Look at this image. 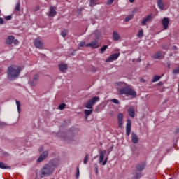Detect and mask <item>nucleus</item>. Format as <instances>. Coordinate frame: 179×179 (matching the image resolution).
<instances>
[{
  "mask_svg": "<svg viewBox=\"0 0 179 179\" xmlns=\"http://www.w3.org/2000/svg\"><path fill=\"white\" fill-rule=\"evenodd\" d=\"M119 87L121 89L119 90V94L122 96H132L133 97H136V92L133 90L132 87L128 85V84L124 82H117L116 83Z\"/></svg>",
  "mask_w": 179,
  "mask_h": 179,
  "instance_id": "obj_1",
  "label": "nucleus"
},
{
  "mask_svg": "<svg viewBox=\"0 0 179 179\" xmlns=\"http://www.w3.org/2000/svg\"><path fill=\"white\" fill-rule=\"evenodd\" d=\"M58 164H57V160L53 159L50 161L48 164H45L41 171V177H48L54 173L55 167H57Z\"/></svg>",
  "mask_w": 179,
  "mask_h": 179,
  "instance_id": "obj_2",
  "label": "nucleus"
},
{
  "mask_svg": "<svg viewBox=\"0 0 179 179\" xmlns=\"http://www.w3.org/2000/svg\"><path fill=\"white\" fill-rule=\"evenodd\" d=\"M22 71V67L13 65L8 68L7 75L8 78L10 80H15L17 78H19V75H20V71Z\"/></svg>",
  "mask_w": 179,
  "mask_h": 179,
  "instance_id": "obj_3",
  "label": "nucleus"
},
{
  "mask_svg": "<svg viewBox=\"0 0 179 179\" xmlns=\"http://www.w3.org/2000/svg\"><path fill=\"white\" fill-rule=\"evenodd\" d=\"M78 136V130L75 129L71 131L69 134H64L62 138L64 141H68L70 143L76 141V136Z\"/></svg>",
  "mask_w": 179,
  "mask_h": 179,
  "instance_id": "obj_4",
  "label": "nucleus"
},
{
  "mask_svg": "<svg viewBox=\"0 0 179 179\" xmlns=\"http://www.w3.org/2000/svg\"><path fill=\"white\" fill-rule=\"evenodd\" d=\"M107 153L106 150H99V163H102V166H106L107 164V162H108V157H106L104 159V155Z\"/></svg>",
  "mask_w": 179,
  "mask_h": 179,
  "instance_id": "obj_5",
  "label": "nucleus"
},
{
  "mask_svg": "<svg viewBox=\"0 0 179 179\" xmlns=\"http://www.w3.org/2000/svg\"><path fill=\"white\" fill-rule=\"evenodd\" d=\"M100 100V98L99 96L93 97L91 100L88 101L87 103L85 104V108H89L90 110H92L93 108V106L97 103Z\"/></svg>",
  "mask_w": 179,
  "mask_h": 179,
  "instance_id": "obj_6",
  "label": "nucleus"
},
{
  "mask_svg": "<svg viewBox=\"0 0 179 179\" xmlns=\"http://www.w3.org/2000/svg\"><path fill=\"white\" fill-rule=\"evenodd\" d=\"M34 44L36 48L41 49L43 48V47H44V43L41 39H40V38L35 39L34 41Z\"/></svg>",
  "mask_w": 179,
  "mask_h": 179,
  "instance_id": "obj_7",
  "label": "nucleus"
},
{
  "mask_svg": "<svg viewBox=\"0 0 179 179\" xmlns=\"http://www.w3.org/2000/svg\"><path fill=\"white\" fill-rule=\"evenodd\" d=\"M152 19H153L152 14L147 15L145 17L143 18L141 22L142 26H146L148 23H150V22H152Z\"/></svg>",
  "mask_w": 179,
  "mask_h": 179,
  "instance_id": "obj_8",
  "label": "nucleus"
},
{
  "mask_svg": "<svg viewBox=\"0 0 179 179\" xmlns=\"http://www.w3.org/2000/svg\"><path fill=\"white\" fill-rule=\"evenodd\" d=\"M118 57H120V53L113 54L106 59V62H113V61H117V59H118Z\"/></svg>",
  "mask_w": 179,
  "mask_h": 179,
  "instance_id": "obj_9",
  "label": "nucleus"
},
{
  "mask_svg": "<svg viewBox=\"0 0 179 179\" xmlns=\"http://www.w3.org/2000/svg\"><path fill=\"white\" fill-rule=\"evenodd\" d=\"M124 115L122 113H119L117 115V123L118 127L122 128V125H124Z\"/></svg>",
  "mask_w": 179,
  "mask_h": 179,
  "instance_id": "obj_10",
  "label": "nucleus"
},
{
  "mask_svg": "<svg viewBox=\"0 0 179 179\" xmlns=\"http://www.w3.org/2000/svg\"><path fill=\"white\" fill-rule=\"evenodd\" d=\"M169 23H170V19L164 17L162 21L164 30H167V29H169Z\"/></svg>",
  "mask_w": 179,
  "mask_h": 179,
  "instance_id": "obj_11",
  "label": "nucleus"
},
{
  "mask_svg": "<svg viewBox=\"0 0 179 179\" xmlns=\"http://www.w3.org/2000/svg\"><path fill=\"white\" fill-rule=\"evenodd\" d=\"M131 120L128 119L126 124V135H127V136H129V135H131Z\"/></svg>",
  "mask_w": 179,
  "mask_h": 179,
  "instance_id": "obj_12",
  "label": "nucleus"
},
{
  "mask_svg": "<svg viewBox=\"0 0 179 179\" xmlns=\"http://www.w3.org/2000/svg\"><path fill=\"white\" fill-rule=\"evenodd\" d=\"M48 157V152L47 151L43 152V153L41 154L40 157L37 159V162L41 163V162H43V160H45V159H47Z\"/></svg>",
  "mask_w": 179,
  "mask_h": 179,
  "instance_id": "obj_13",
  "label": "nucleus"
},
{
  "mask_svg": "<svg viewBox=\"0 0 179 179\" xmlns=\"http://www.w3.org/2000/svg\"><path fill=\"white\" fill-rule=\"evenodd\" d=\"M85 47H90L91 48H99V41L95 40L91 43L86 44Z\"/></svg>",
  "mask_w": 179,
  "mask_h": 179,
  "instance_id": "obj_14",
  "label": "nucleus"
},
{
  "mask_svg": "<svg viewBox=\"0 0 179 179\" xmlns=\"http://www.w3.org/2000/svg\"><path fill=\"white\" fill-rule=\"evenodd\" d=\"M38 78H39L38 74H35L33 76L32 80L30 82L31 86H36V85L38 83Z\"/></svg>",
  "mask_w": 179,
  "mask_h": 179,
  "instance_id": "obj_15",
  "label": "nucleus"
},
{
  "mask_svg": "<svg viewBox=\"0 0 179 179\" xmlns=\"http://www.w3.org/2000/svg\"><path fill=\"white\" fill-rule=\"evenodd\" d=\"M157 5L160 10H164L166 5L163 0H157Z\"/></svg>",
  "mask_w": 179,
  "mask_h": 179,
  "instance_id": "obj_16",
  "label": "nucleus"
},
{
  "mask_svg": "<svg viewBox=\"0 0 179 179\" xmlns=\"http://www.w3.org/2000/svg\"><path fill=\"white\" fill-rule=\"evenodd\" d=\"M145 167H146V162H141L136 165L137 171H143L145 170Z\"/></svg>",
  "mask_w": 179,
  "mask_h": 179,
  "instance_id": "obj_17",
  "label": "nucleus"
},
{
  "mask_svg": "<svg viewBox=\"0 0 179 179\" xmlns=\"http://www.w3.org/2000/svg\"><path fill=\"white\" fill-rule=\"evenodd\" d=\"M153 58L154 59H163V58H164V55H163L162 52L159 51L154 55Z\"/></svg>",
  "mask_w": 179,
  "mask_h": 179,
  "instance_id": "obj_18",
  "label": "nucleus"
},
{
  "mask_svg": "<svg viewBox=\"0 0 179 179\" xmlns=\"http://www.w3.org/2000/svg\"><path fill=\"white\" fill-rule=\"evenodd\" d=\"M59 69L61 72H66L68 69V64L64 63L59 64Z\"/></svg>",
  "mask_w": 179,
  "mask_h": 179,
  "instance_id": "obj_19",
  "label": "nucleus"
},
{
  "mask_svg": "<svg viewBox=\"0 0 179 179\" xmlns=\"http://www.w3.org/2000/svg\"><path fill=\"white\" fill-rule=\"evenodd\" d=\"M127 113L131 118H135V109L134 108H129Z\"/></svg>",
  "mask_w": 179,
  "mask_h": 179,
  "instance_id": "obj_20",
  "label": "nucleus"
},
{
  "mask_svg": "<svg viewBox=\"0 0 179 179\" xmlns=\"http://www.w3.org/2000/svg\"><path fill=\"white\" fill-rule=\"evenodd\" d=\"M14 40H15V36H9L6 39V44H8V45H11V44H13Z\"/></svg>",
  "mask_w": 179,
  "mask_h": 179,
  "instance_id": "obj_21",
  "label": "nucleus"
},
{
  "mask_svg": "<svg viewBox=\"0 0 179 179\" xmlns=\"http://www.w3.org/2000/svg\"><path fill=\"white\" fill-rule=\"evenodd\" d=\"M131 141L135 144L139 142V138H138V135H136V134L135 133L131 134Z\"/></svg>",
  "mask_w": 179,
  "mask_h": 179,
  "instance_id": "obj_22",
  "label": "nucleus"
},
{
  "mask_svg": "<svg viewBox=\"0 0 179 179\" xmlns=\"http://www.w3.org/2000/svg\"><path fill=\"white\" fill-rule=\"evenodd\" d=\"M113 38L114 40V41H118V40H120V38H121V37L120 36V34H118V32L117 31H113Z\"/></svg>",
  "mask_w": 179,
  "mask_h": 179,
  "instance_id": "obj_23",
  "label": "nucleus"
},
{
  "mask_svg": "<svg viewBox=\"0 0 179 179\" xmlns=\"http://www.w3.org/2000/svg\"><path fill=\"white\" fill-rule=\"evenodd\" d=\"M55 15H57V11H55V10L54 9V7H50L49 16H50V17H54Z\"/></svg>",
  "mask_w": 179,
  "mask_h": 179,
  "instance_id": "obj_24",
  "label": "nucleus"
},
{
  "mask_svg": "<svg viewBox=\"0 0 179 179\" xmlns=\"http://www.w3.org/2000/svg\"><path fill=\"white\" fill-rule=\"evenodd\" d=\"M162 79V76H154L152 80V82L155 83V82H159V80Z\"/></svg>",
  "mask_w": 179,
  "mask_h": 179,
  "instance_id": "obj_25",
  "label": "nucleus"
},
{
  "mask_svg": "<svg viewBox=\"0 0 179 179\" xmlns=\"http://www.w3.org/2000/svg\"><path fill=\"white\" fill-rule=\"evenodd\" d=\"M97 5V0H90V6L93 8V6H96Z\"/></svg>",
  "mask_w": 179,
  "mask_h": 179,
  "instance_id": "obj_26",
  "label": "nucleus"
},
{
  "mask_svg": "<svg viewBox=\"0 0 179 179\" xmlns=\"http://www.w3.org/2000/svg\"><path fill=\"white\" fill-rule=\"evenodd\" d=\"M0 169H10V166L3 162H0Z\"/></svg>",
  "mask_w": 179,
  "mask_h": 179,
  "instance_id": "obj_27",
  "label": "nucleus"
},
{
  "mask_svg": "<svg viewBox=\"0 0 179 179\" xmlns=\"http://www.w3.org/2000/svg\"><path fill=\"white\" fill-rule=\"evenodd\" d=\"M142 177V172H136L134 173V179H139Z\"/></svg>",
  "mask_w": 179,
  "mask_h": 179,
  "instance_id": "obj_28",
  "label": "nucleus"
},
{
  "mask_svg": "<svg viewBox=\"0 0 179 179\" xmlns=\"http://www.w3.org/2000/svg\"><path fill=\"white\" fill-rule=\"evenodd\" d=\"M132 19H134V15H129L126 17L125 22H129V20H132Z\"/></svg>",
  "mask_w": 179,
  "mask_h": 179,
  "instance_id": "obj_29",
  "label": "nucleus"
},
{
  "mask_svg": "<svg viewBox=\"0 0 179 179\" xmlns=\"http://www.w3.org/2000/svg\"><path fill=\"white\" fill-rule=\"evenodd\" d=\"M88 162H89V154H86L85 157L84 158V160H83V164H87Z\"/></svg>",
  "mask_w": 179,
  "mask_h": 179,
  "instance_id": "obj_30",
  "label": "nucleus"
},
{
  "mask_svg": "<svg viewBox=\"0 0 179 179\" xmlns=\"http://www.w3.org/2000/svg\"><path fill=\"white\" fill-rule=\"evenodd\" d=\"M137 36H138V38H142V37H143V29L139 30Z\"/></svg>",
  "mask_w": 179,
  "mask_h": 179,
  "instance_id": "obj_31",
  "label": "nucleus"
},
{
  "mask_svg": "<svg viewBox=\"0 0 179 179\" xmlns=\"http://www.w3.org/2000/svg\"><path fill=\"white\" fill-rule=\"evenodd\" d=\"M85 115H87V117H89V115H90L92 114V113H93L92 110H85L84 111Z\"/></svg>",
  "mask_w": 179,
  "mask_h": 179,
  "instance_id": "obj_32",
  "label": "nucleus"
},
{
  "mask_svg": "<svg viewBox=\"0 0 179 179\" xmlns=\"http://www.w3.org/2000/svg\"><path fill=\"white\" fill-rule=\"evenodd\" d=\"M15 103L17 105V111H18V113H20V101L16 100Z\"/></svg>",
  "mask_w": 179,
  "mask_h": 179,
  "instance_id": "obj_33",
  "label": "nucleus"
},
{
  "mask_svg": "<svg viewBox=\"0 0 179 179\" xmlns=\"http://www.w3.org/2000/svg\"><path fill=\"white\" fill-rule=\"evenodd\" d=\"M66 34H68V30H64L61 31V36L62 37H66Z\"/></svg>",
  "mask_w": 179,
  "mask_h": 179,
  "instance_id": "obj_34",
  "label": "nucleus"
},
{
  "mask_svg": "<svg viewBox=\"0 0 179 179\" xmlns=\"http://www.w3.org/2000/svg\"><path fill=\"white\" fill-rule=\"evenodd\" d=\"M107 48H108L107 45H103V46L101 48V54H103V51H106V50H107Z\"/></svg>",
  "mask_w": 179,
  "mask_h": 179,
  "instance_id": "obj_35",
  "label": "nucleus"
},
{
  "mask_svg": "<svg viewBox=\"0 0 179 179\" xmlns=\"http://www.w3.org/2000/svg\"><path fill=\"white\" fill-rule=\"evenodd\" d=\"M15 10H17V12H19V10H20V3L16 4Z\"/></svg>",
  "mask_w": 179,
  "mask_h": 179,
  "instance_id": "obj_36",
  "label": "nucleus"
},
{
  "mask_svg": "<svg viewBox=\"0 0 179 179\" xmlns=\"http://www.w3.org/2000/svg\"><path fill=\"white\" fill-rule=\"evenodd\" d=\"M112 102L114 103V104H120V101L117 99H113L111 100Z\"/></svg>",
  "mask_w": 179,
  "mask_h": 179,
  "instance_id": "obj_37",
  "label": "nucleus"
},
{
  "mask_svg": "<svg viewBox=\"0 0 179 179\" xmlns=\"http://www.w3.org/2000/svg\"><path fill=\"white\" fill-rule=\"evenodd\" d=\"M65 103L60 104L59 106V110H64V108H65Z\"/></svg>",
  "mask_w": 179,
  "mask_h": 179,
  "instance_id": "obj_38",
  "label": "nucleus"
},
{
  "mask_svg": "<svg viewBox=\"0 0 179 179\" xmlns=\"http://www.w3.org/2000/svg\"><path fill=\"white\" fill-rule=\"evenodd\" d=\"M79 174H80V172H79V167H77V171H76V178H79Z\"/></svg>",
  "mask_w": 179,
  "mask_h": 179,
  "instance_id": "obj_39",
  "label": "nucleus"
},
{
  "mask_svg": "<svg viewBox=\"0 0 179 179\" xmlns=\"http://www.w3.org/2000/svg\"><path fill=\"white\" fill-rule=\"evenodd\" d=\"M6 20H12V15H7L4 17Z\"/></svg>",
  "mask_w": 179,
  "mask_h": 179,
  "instance_id": "obj_40",
  "label": "nucleus"
},
{
  "mask_svg": "<svg viewBox=\"0 0 179 179\" xmlns=\"http://www.w3.org/2000/svg\"><path fill=\"white\" fill-rule=\"evenodd\" d=\"M111 152H113V147H110V148H108L106 150V153H108V155H110V153H111Z\"/></svg>",
  "mask_w": 179,
  "mask_h": 179,
  "instance_id": "obj_41",
  "label": "nucleus"
},
{
  "mask_svg": "<svg viewBox=\"0 0 179 179\" xmlns=\"http://www.w3.org/2000/svg\"><path fill=\"white\" fill-rule=\"evenodd\" d=\"M173 72L174 75H177V73H179L178 67L177 69H174Z\"/></svg>",
  "mask_w": 179,
  "mask_h": 179,
  "instance_id": "obj_42",
  "label": "nucleus"
},
{
  "mask_svg": "<svg viewBox=\"0 0 179 179\" xmlns=\"http://www.w3.org/2000/svg\"><path fill=\"white\" fill-rule=\"evenodd\" d=\"M85 45L86 46V43L85 42H81L79 43V47H85Z\"/></svg>",
  "mask_w": 179,
  "mask_h": 179,
  "instance_id": "obj_43",
  "label": "nucleus"
},
{
  "mask_svg": "<svg viewBox=\"0 0 179 179\" xmlns=\"http://www.w3.org/2000/svg\"><path fill=\"white\" fill-rule=\"evenodd\" d=\"M113 2H114V0H108L107 5H112Z\"/></svg>",
  "mask_w": 179,
  "mask_h": 179,
  "instance_id": "obj_44",
  "label": "nucleus"
},
{
  "mask_svg": "<svg viewBox=\"0 0 179 179\" xmlns=\"http://www.w3.org/2000/svg\"><path fill=\"white\" fill-rule=\"evenodd\" d=\"M131 152H132V154L134 155H138V152H136V151H135V149H134V148L131 149Z\"/></svg>",
  "mask_w": 179,
  "mask_h": 179,
  "instance_id": "obj_45",
  "label": "nucleus"
},
{
  "mask_svg": "<svg viewBox=\"0 0 179 179\" xmlns=\"http://www.w3.org/2000/svg\"><path fill=\"white\" fill-rule=\"evenodd\" d=\"M3 23H5V21L3 18L0 17V24H3Z\"/></svg>",
  "mask_w": 179,
  "mask_h": 179,
  "instance_id": "obj_46",
  "label": "nucleus"
},
{
  "mask_svg": "<svg viewBox=\"0 0 179 179\" xmlns=\"http://www.w3.org/2000/svg\"><path fill=\"white\" fill-rule=\"evenodd\" d=\"M13 43H14V44H15V45H17V44H19V41L17 39H15V40L13 41Z\"/></svg>",
  "mask_w": 179,
  "mask_h": 179,
  "instance_id": "obj_47",
  "label": "nucleus"
},
{
  "mask_svg": "<svg viewBox=\"0 0 179 179\" xmlns=\"http://www.w3.org/2000/svg\"><path fill=\"white\" fill-rule=\"evenodd\" d=\"M2 127H5V123L0 121V128H2Z\"/></svg>",
  "mask_w": 179,
  "mask_h": 179,
  "instance_id": "obj_48",
  "label": "nucleus"
},
{
  "mask_svg": "<svg viewBox=\"0 0 179 179\" xmlns=\"http://www.w3.org/2000/svg\"><path fill=\"white\" fill-rule=\"evenodd\" d=\"M44 150V147L39 148V152H43Z\"/></svg>",
  "mask_w": 179,
  "mask_h": 179,
  "instance_id": "obj_49",
  "label": "nucleus"
},
{
  "mask_svg": "<svg viewBox=\"0 0 179 179\" xmlns=\"http://www.w3.org/2000/svg\"><path fill=\"white\" fill-rule=\"evenodd\" d=\"M129 1L130 2V3H134V2H135V0H129Z\"/></svg>",
  "mask_w": 179,
  "mask_h": 179,
  "instance_id": "obj_50",
  "label": "nucleus"
},
{
  "mask_svg": "<svg viewBox=\"0 0 179 179\" xmlns=\"http://www.w3.org/2000/svg\"><path fill=\"white\" fill-rule=\"evenodd\" d=\"M98 173H99V169L96 168V174H97Z\"/></svg>",
  "mask_w": 179,
  "mask_h": 179,
  "instance_id": "obj_51",
  "label": "nucleus"
},
{
  "mask_svg": "<svg viewBox=\"0 0 179 179\" xmlns=\"http://www.w3.org/2000/svg\"><path fill=\"white\" fill-rule=\"evenodd\" d=\"M100 146H103V143H100Z\"/></svg>",
  "mask_w": 179,
  "mask_h": 179,
  "instance_id": "obj_52",
  "label": "nucleus"
},
{
  "mask_svg": "<svg viewBox=\"0 0 179 179\" xmlns=\"http://www.w3.org/2000/svg\"><path fill=\"white\" fill-rule=\"evenodd\" d=\"M141 82H145V80H143V79H141Z\"/></svg>",
  "mask_w": 179,
  "mask_h": 179,
  "instance_id": "obj_53",
  "label": "nucleus"
},
{
  "mask_svg": "<svg viewBox=\"0 0 179 179\" xmlns=\"http://www.w3.org/2000/svg\"><path fill=\"white\" fill-rule=\"evenodd\" d=\"M158 85H162V82H159V83H158Z\"/></svg>",
  "mask_w": 179,
  "mask_h": 179,
  "instance_id": "obj_54",
  "label": "nucleus"
},
{
  "mask_svg": "<svg viewBox=\"0 0 179 179\" xmlns=\"http://www.w3.org/2000/svg\"><path fill=\"white\" fill-rule=\"evenodd\" d=\"M178 131H179V129H177V131L178 132Z\"/></svg>",
  "mask_w": 179,
  "mask_h": 179,
  "instance_id": "obj_55",
  "label": "nucleus"
},
{
  "mask_svg": "<svg viewBox=\"0 0 179 179\" xmlns=\"http://www.w3.org/2000/svg\"><path fill=\"white\" fill-rule=\"evenodd\" d=\"M0 73H1V70H0Z\"/></svg>",
  "mask_w": 179,
  "mask_h": 179,
  "instance_id": "obj_56",
  "label": "nucleus"
}]
</instances>
